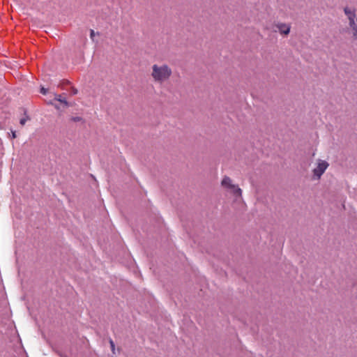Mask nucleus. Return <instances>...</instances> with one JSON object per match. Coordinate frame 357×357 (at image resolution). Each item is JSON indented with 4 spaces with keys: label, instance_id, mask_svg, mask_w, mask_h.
Listing matches in <instances>:
<instances>
[{
    "label": "nucleus",
    "instance_id": "1",
    "mask_svg": "<svg viewBox=\"0 0 357 357\" xmlns=\"http://www.w3.org/2000/svg\"><path fill=\"white\" fill-rule=\"evenodd\" d=\"M172 73V70L168 64L155 63L151 66L150 75L154 83L162 84L169 80Z\"/></svg>",
    "mask_w": 357,
    "mask_h": 357
},
{
    "label": "nucleus",
    "instance_id": "2",
    "mask_svg": "<svg viewBox=\"0 0 357 357\" xmlns=\"http://www.w3.org/2000/svg\"><path fill=\"white\" fill-rule=\"evenodd\" d=\"M343 10L348 20V27L352 38L354 40H357V15L356 9L352 7L346 6Z\"/></svg>",
    "mask_w": 357,
    "mask_h": 357
},
{
    "label": "nucleus",
    "instance_id": "3",
    "mask_svg": "<svg viewBox=\"0 0 357 357\" xmlns=\"http://www.w3.org/2000/svg\"><path fill=\"white\" fill-rule=\"evenodd\" d=\"M221 185L230 191L234 196L241 197L242 196V190L238 185L233 183L232 180L227 176L223 177L221 181Z\"/></svg>",
    "mask_w": 357,
    "mask_h": 357
},
{
    "label": "nucleus",
    "instance_id": "4",
    "mask_svg": "<svg viewBox=\"0 0 357 357\" xmlns=\"http://www.w3.org/2000/svg\"><path fill=\"white\" fill-rule=\"evenodd\" d=\"M328 166V162L319 159L317 162V167L312 170L314 177L316 179H319Z\"/></svg>",
    "mask_w": 357,
    "mask_h": 357
},
{
    "label": "nucleus",
    "instance_id": "5",
    "mask_svg": "<svg viewBox=\"0 0 357 357\" xmlns=\"http://www.w3.org/2000/svg\"><path fill=\"white\" fill-rule=\"evenodd\" d=\"M275 26L282 35L287 36L290 32L291 26L289 24L285 23H278L275 24Z\"/></svg>",
    "mask_w": 357,
    "mask_h": 357
},
{
    "label": "nucleus",
    "instance_id": "6",
    "mask_svg": "<svg viewBox=\"0 0 357 357\" xmlns=\"http://www.w3.org/2000/svg\"><path fill=\"white\" fill-rule=\"evenodd\" d=\"M55 100H56L57 101H59V102H61L62 103H64L66 105H68V102L66 100V99L65 98H62L61 95H56L55 96Z\"/></svg>",
    "mask_w": 357,
    "mask_h": 357
},
{
    "label": "nucleus",
    "instance_id": "7",
    "mask_svg": "<svg viewBox=\"0 0 357 357\" xmlns=\"http://www.w3.org/2000/svg\"><path fill=\"white\" fill-rule=\"evenodd\" d=\"M109 342V344H110V346H111L112 351V353H113V354H114V353H115V352H114V351H115V344H114V341H113L112 339H110Z\"/></svg>",
    "mask_w": 357,
    "mask_h": 357
},
{
    "label": "nucleus",
    "instance_id": "8",
    "mask_svg": "<svg viewBox=\"0 0 357 357\" xmlns=\"http://www.w3.org/2000/svg\"><path fill=\"white\" fill-rule=\"evenodd\" d=\"M72 120H73V121L77 122V121H82V118H81V117H79V116H76V117H73V118H72Z\"/></svg>",
    "mask_w": 357,
    "mask_h": 357
},
{
    "label": "nucleus",
    "instance_id": "9",
    "mask_svg": "<svg viewBox=\"0 0 357 357\" xmlns=\"http://www.w3.org/2000/svg\"><path fill=\"white\" fill-rule=\"evenodd\" d=\"M26 121V118H23V119H22L20 120V124H21L22 126H24V125L25 124Z\"/></svg>",
    "mask_w": 357,
    "mask_h": 357
},
{
    "label": "nucleus",
    "instance_id": "10",
    "mask_svg": "<svg viewBox=\"0 0 357 357\" xmlns=\"http://www.w3.org/2000/svg\"><path fill=\"white\" fill-rule=\"evenodd\" d=\"M94 36H95V32H94V31L93 29H91V31H90V37H91V38L93 39Z\"/></svg>",
    "mask_w": 357,
    "mask_h": 357
},
{
    "label": "nucleus",
    "instance_id": "11",
    "mask_svg": "<svg viewBox=\"0 0 357 357\" xmlns=\"http://www.w3.org/2000/svg\"><path fill=\"white\" fill-rule=\"evenodd\" d=\"M41 93H42L43 94H46V93H47V89H45V88H43H43L41 89Z\"/></svg>",
    "mask_w": 357,
    "mask_h": 357
},
{
    "label": "nucleus",
    "instance_id": "12",
    "mask_svg": "<svg viewBox=\"0 0 357 357\" xmlns=\"http://www.w3.org/2000/svg\"><path fill=\"white\" fill-rule=\"evenodd\" d=\"M12 137L13 138H15L16 137L15 132H12Z\"/></svg>",
    "mask_w": 357,
    "mask_h": 357
},
{
    "label": "nucleus",
    "instance_id": "13",
    "mask_svg": "<svg viewBox=\"0 0 357 357\" xmlns=\"http://www.w3.org/2000/svg\"><path fill=\"white\" fill-rule=\"evenodd\" d=\"M73 93L75 94L77 93V90L73 91Z\"/></svg>",
    "mask_w": 357,
    "mask_h": 357
}]
</instances>
